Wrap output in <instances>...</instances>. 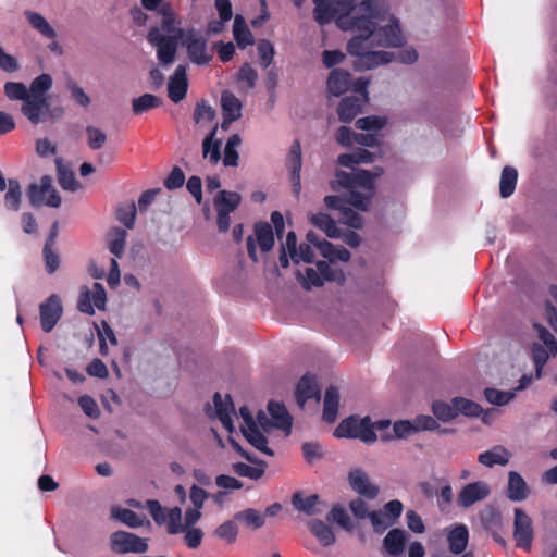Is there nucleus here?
I'll list each match as a JSON object with an SVG mask.
<instances>
[{"label": "nucleus", "instance_id": "41", "mask_svg": "<svg viewBox=\"0 0 557 557\" xmlns=\"http://www.w3.org/2000/svg\"><path fill=\"white\" fill-rule=\"evenodd\" d=\"M52 86V77L49 74H40L37 76L29 86L28 92L32 98L46 99V92Z\"/></svg>", "mask_w": 557, "mask_h": 557}, {"label": "nucleus", "instance_id": "11", "mask_svg": "<svg viewBox=\"0 0 557 557\" xmlns=\"http://www.w3.org/2000/svg\"><path fill=\"white\" fill-rule=\"evenodd\" d=\"M491 493V487L485 481H475L466 484L457 495V506L467 509L475 503L484 500Z\"/></svg>", "mask_w": 557, "mask_h": 557}, {"label": "nucleus", "instance_id": "62", "mask_svg": "<svg viewBox=\"0 0 557 557\" xmlns=\"http://www.w3.org/2000/svg\"><path fill=\"white\" fill-rule=\"evenodd\" d=\"M185 174L180 166H174L164 180V186L169 190H175L184 185Z\"/></svg>", "mask_w": 557, "mask_h": 557}, {"label": "nucleus", "instance_id": "25", "mask_svg": "<svg viewBox=\"0 0 557 557\" xmlns=\"http://www.w3.org/2000/svg\"><path fill=\"white\" fill-rule=\"evenodd\" d=\"M339 405V392L337 387L330 386L325 391L322 418L327 423H334L337 419Z\"/></svg>", "mask_w": 557, "mask_h": 557}, {"label": "nucleus", "instance_id": "47", "mask_svg": "<svg viewBox=\"0 0 557 557\" xmlns=\"http://www.w3.org/2000/svg\"><path fill=\"white\" fill-rule=\"evenodd\" d=\"M235 520L245 522L246 525L252 527L253 529H260L264 525V516L258 510L248 508L237 512L234 516Z\"/></svg>", "mask_w": 557, "mask_h": 557}, {"label": "nucleus", "instance_id": "1", "mask_svg": "<svg viewBox=\"0 0 557 557\" xmlns=\"http://www.w3.org/2000/svg\"><path fill=\"white\" fill-rule=\"evenodd\" d=\"M387 14L386 0H374V5L367 16L369 23L363 25L367 32L359 29L347 42V52L359 58L355 63L357 70H370L393 60V53L372 51L374 46L388 48L400 47L404 44L403 32L394 16L391 17L389 24L379 26V23L384 21Z\"/></svg>", "mask_w": 557, "mask_h": 557}, {"label": "nucleus", "instance_id": "48", "mask_svg": "<svg viewBox=\"0 0 557 557\" xmlns=\"http://www.w3.org/2000/svg\"><path fill=\"white\" fill-rule=\"evenodd\" d=\"M374 194L368 193V195H363L360 191L350 190L347 197H344L347 205L351 208H356L360 211H368Z\"/></svg>", "mask_w": 557, "mask_h": 557}, {"label": "nucleus", "instance_id": "15", "mask_svg": "<svg viewBox=\"0 0 557 557\" xmlns=\"http://www.w3.org/2000/svg\"><path fill=\"white\" fill-rule=\"evenodd\" d=\"M268 411L271 416V425L289 434L293 426V418L282 403L269 401Z\"/></svg>", "mask_w": 557, "mask_h": 557}, {"label": "nucleus", "instance_id": "31", "mask_svg": "<svg viewBox=\"0 0 557 557\" xmlns=\"http://www.w3.org/2000/svg\"><path fill=\"white\" fill-rule=\"evenodd\" d=\"M233 35L240 49H245L247 46L253 44L252 33L248 28L244 16L240 14H236L234 17Z\"/></svg>", "mask_w": 557, "mask_h": 557}, {"label": "nucleus", "instance_id": "7", "mask_svg": "<svg viewBox=\"0 0 557 557\" xmlns=\"http://www.w3.org/2000/svg\"><path fill=\"white\" fill-rule=\"evenodd\" d=\"M255 236L247 237L248 257L253 261H258L256 240L263 252L270 251L274 246V233L272 226L268 222H257L253 226Z\"/></svg>", "mask_w": 557, "mask_h": 557}, {"label": "nucleus", "instance_id": "12", "mask_svg": "<svg viewBox=\"0 0 557 557\" xmlns=\"http://www.w3.org/2000/svg\"><path fill=\"white\" fill-rule=\"evenodd\" d=\"M348 482L351 490L366 499H375L380 494V487L373 484L366 471L360 468L349 471Z\"/></svg>", "mask_w": 557, "mask_h": 557}, {"label": "nucleus", "instance_id": "58", "mask_svg": "<svg viewBox=\"0 0 557 557\" xmlns=\"http://www.w3.org/2000/svg\"><path fill=\"white\" fill-rule=\"evenodd\" d=\"M257 50L261 67H269L274 58V47L271 41L267 39L260 40L258 42Z\"/></svg>", "mask_w": 557, "mask_h": 557}, {"label": "nucleus", "instance_id": "4", "mask_svg": "<svg viewBox=\"0 0 557 557\" xmlns=\"http://www.w3.org/2000/svg\"><path fill=\"white\" fill-rule=\"evenodd\" d=\"M182 45L186 48L189 60L197 65H207L213 55L208 52V41L201 33L195 28L184 29Z\"/></svg>", "mask_w": 557, "mask_h": 557}, {"label": "nucleus", "instance_id": "30", "mask_svg": "<svg viewBox=\"0 0 557 557\" xmlns=\"http://www.w3.org/2000/svg\"><path fill=\"white\" fill-rule=\"evenodd\" d=\"M218 125H214L202 141L203 157H209L212 164H216L221 159V140L215 139Z\"/></svg>", "mask_w": 557, "mask_h": 557}, {"label": "nucleus", "instance_id": "46", "mask_svg": "<svg viewBox=\"0 0 557 557\" xmlns=\"http://www.w3.org/2000/svg\"><path fill=\"white\" fill-rule=\"evenodd\" d=\"M453 404L456 406V413H462L467 417H479L482 413V407L463 397H455Z\"/></svg>", "mask_w": 557, "mask_h": 557}, {"label": "nucleus", "instance_id": "64", "mask_svg": "<svg viewBox=\"0 0 557 557\" xmlns=\"http://www.w3.org/2000/svg\"><path fill=\"white\" fill-rule=\"evenodd\" d=\"M537 329L539 338L543 342L545 348H547L550 355H557V341L555 336L544 326L535 325Z\"/></svg>", "mask_w": 557, "mask_h": 557}, {"label": "nucleus", "instance_id": "59", "mask_svg": "<svg viewBox=\"0 0 557 557\" xmlns=\"http://www.w3.org/2000/svg\"><path fill=\"white\" fill-rule=\"evenodd\" d=\"M386 122L385 117L370 115L358 119L356 121V127L361 131H381L386 125Z\"/></svg>", "mask_w": 557, "mask_h": 557}, {"label": "nucleus", "instance_id": "43", "mask_svg": "<svg viewBox=\"0 0 557 557\" xmlns=\"http://www.w3.org/2000/svg\"><path fill=\"white\" fill-rule=\"evenodd\" d=\"M480 519L483 528L487 532L502 530V515L493 507L485 508L480 513Z\"/></svg>", "mask_w": 557, "mask_h": 557}, {"label": "nucleus", "instance_id": "5", "mask_svg": "<svg viewBox=\"0 0 557 557\" xmlns=\"http://www.w3.org/2000/svg\"><path fill=\"white\" fill-rule=\"evenodd\" d=\"M27 197L33 207H40L46 205L52 208H59L62 203L61 196L52 186V178L49 175H44L40 178V184H29L27 187Z\"/></svg>", "mask_w": 557, "mask_h": 557}, {"label": "nucleus", "instance_id": "33", "mask_svg": "<svg viewBox=\"0 0 557 557\" xmlns=\"http://www.w3.org/2000/svg\"><path fill=\"white\" fill-rule=\"evenodd\" d=\"M518 181V171L510 165H506L500 174L499 194L503 198L510 197L516 189Z\"/></svg>", "mask_w": 557, "mask_h": 557}, {"label": "nucleus", "instance_id": "27", "mask_svg": "<svg viewBox=\"0 0 557 557\" xmlns=\"http://www.w3.org/2000/svg\"><path fill=\"white\" fill-rule=\"evenodd\" d=\"M310 533L317 537L319 543L324 546H331L335 543L336 537L331 529L324 521L320 519L311 520L307 523Z\"/></svg>", "mask_w": 557, "mask_h": 557}, {"label": "nucleus", "instance_id": "53", "mask_svg": "<svg viewBox=\"0 0 557 557\" xmlns=\"http://www.w3.org/2000/svg\"><path fill=\"white\" fill-rule=\"evenodd\" d=\"M327 520L338 523L343 529L350 531L352 529V524L350 522V518L346 512L345 508L341 505H334L327 515Z\"/></svg>", "mask_w": 557, "mask_h": 557}, {"label": "nucleus", "instance_id": "19", "mask_svg": "<svg viewBox=\"0 0 557 557\" xmlns=\"http://www.w3.org/2000/svg\"><path fill=\"white\" fill-rule=\"evenodd\" d=\"M47 108V99H35L29 96L23 101L21 111L32 124L37 125L44 121Z\"/></svg>", "mask_w": 557, "mask_h": 557}, {"label": "nucleus", "instance_id": "29", "mask_svg": "<svg viewBox=\"0 0 557 557\" xmlns=\"http://www.w3.org/2000/svg\"><path fill=\"white\" fill-rule=\"evenodd\" d=\"M223 117L225 122H234L240 117L242 103L231 91H223L221 96Z\"/></svg>", "mask_w": 557, "mask_h": 557}, {"label": "nucleus", "instance_id": "45", "mask_svg": "<svg viewBox=\"0 0 557 557\" xmlns=\"http://www.w3.org/2000/svg\"><path fill=\"white\" fill-rule=\"evenodd\" d=\"M549 350L542 344L534 343L531 347V355L535 366V376L540 379L542 376L543 368L549 358Z\"/></svg>", "mask_w": 557, "mask_h": 557}, {"label": "nucleus", "instance_id": "40", "mask_svg": "<svg viewBox=\"0 0 557 557\" xmlns=\"http://www.w3.org/2000/svg\"><path fill=\"white\" fill-rule=\"evenodd\" d=\"M9 189L4 195L5 207L13 211H18L22 200V189L20 182L15 178H10L8 182Z\"/></svg>", "mask_w": 557, "mask_h": 557}, {"label": "nucleus", "instance_id": "60", "mask_svg": "<svg viewBox=\"0 0 557 557\" xmlns=\"http://www.w3.org/2000/svg\"><path fill=\"white\" fill-rule=\"evenodd\" d=\"M86 134L88 138V146L91 150H99L104 146L107 141V135L100 128L95 126H87Z\"/></svg>", "mask_w": 557, "mask_h": 557}, {"label": "nucleus", "instance_id": "21", "mask_svg": "<svg viewBox=\"0 0 557 557\" xmlns=\"http://www.w3.org/2000/svg\"><path fill=\"white\" fill-rule=\"evenodd\" d=\"M449 550L455 555L465 553L469 542V530L465 524H457L447 534Z\"/></svg>", "mask_w": 557, "mask_h": 557}, {"label": "nucleus", "instance_id": "26", "mask_svg": "<svg viewBox=\"0 0 557 557\" xmlns=\"http://www.w3.org/2000/svg\"><path fill=\"white\" fill-rule=\"evenodd\" d=\"M321 503L318 494L304 497L301 492H296L292 496L293 507L307 516H313L320 513L321 510L317 509V506Z\"/></svg>", "mask_w": 557, "mask_h": 557}, {"label": "nucleus", "instance_id": "39", "mask_svg": "<svg viewBox=\"0 0 557 557\" xmlns=\"http://www.w3.org/2000/svg\"><path fill=\"white\" fill-rule=\"evenodd\" d=\"M242 144V138L238 134H233L228 137L223 157L224 166H237L238 165V152L237 147Z\"/></svg>", "mask_w": 557, "mask_h": 557}, {"label": "nucleus", "instance_id": "10", "mask_svg": "<svg viewBox=\"0 0 557 557\" xmlns=\"http://www.w3.org/2000/svg\"><path fill=\"white\" fill-rule=\"evenodd\" d=\"M62 313L63 308L60 297L55 294L50 295L46 301L39 306L40 324L42 331L50 333L57 325L58 321L61 319Z\"/></svg>", "mask_w": 557, "mask_h": 557}, {"label": "nucleus", "instance_id": "16", "mask_svg": "<svg viewBox=\"0 0 557 557\" xmlns=\"http://www.w3.org/2000/svg\"><path fill=\"white\" fill-rule=\"evenodd\" d=\"M287 168L290 171V181L296 193L300 190V171L302 168L301 146L298 139L294 140L287 157Z\"/></svg>", "mask_w": 557, "mask_h": 557}, {"label": "nucleus", "instance_id": "13", "mask_svg": "<svg viewBox=\"0 0 557 557\" xmlns=\"http://www.w3.org/2000/svg\"><path fill=\"white\" fill-rule=\"evenodd\" d=\"M188 90L187 70L185 65H177L174 73L169 77L168 97L174 103L182 101Z\"/></svg>", "mask_w": 557, "mask_h": 557}, {"label": "nucleus", "instance_id": "42", "mask_svg": "<svg viewBox=\"0 0 557 557\" xmlns=\"http://www.w3.org/2000/svg\"><path fill=\"white\" fill-rule=\"evenodd\" d=\"M332 1L333 0H313L315 4L314 20L318 24L325 25L335 20Z\"/></svg>", "mask_w": 557, "mask_h": 557}, {"label": "nucleus", "instance_id": "3", "mask_svg": "<svg viewBox=\"0 0 557 557\" xmlns=\"http://www.w3.org/2000/svg\"><path fill=\"white\" fill-rule=\"evenodd\" d=\"M184 29H178L177 34L164 35L161 33L159 26H151L147 34L148 42L156 47L157 58L159 62L168 66L175 61L178 41H182Z\"/></svg>", "mask_w": 557, "mask_h": 557}, {"label": "nucleus", "instance_id": "57", "mask_svg": "<svg viewBox=\"0 0 557 557\" xmlns=\"http://www.w3.org/2000/svg\"><path fill=\"white\" fill-rule=\"evenodd\" d=\"M165 521H168V532L170 534H177L185 530L184 524H182V510L178 507L168 510Z\"/></svg>", "mask_w": 557, "mask_h": 557}, {"label": "nucleus", "instance_id": "35", "mask_svg": "<svg viewBox=\"0 0 557 557\" xmlns=\"http://www.w3.org/2000/svg\"><path fill=\"white\" fill-rule=\"evenodd\" d=\"M253 463L257 466L252 467L244 462H235L232 469L239 476L259 480L264 474L267 462L257 459V462Z\"/></svg>", "mask_w": 557, "mask_h": 557}, {"label": "nucleus", "instance_id": "55", "mask_svg": "<svg viewBox=\"0 0 557 557\" xmlns=\"http://www.w3.org/2000/svg\"><path fill=\"white\" fill-rule=\"evenodd\" d=\"M215 117V110L207 103V101L201 100L196 104L194 111V121L196 124H200L203 122H212Z\"/></svg>", "mask_w": 557, "mask_h": 557}, {"label": "nucleus", "instance_id": "28", "mask_svg": "<svg viewBox=\"0 0 557 557\" xmlns=\"http://www.w3.org/2000/svg\"><path fill=\"white\" fill-rule=\"evenodd\" d=\"M55 165L58 182L62 189L72 193L82 189L81 183L76 180L75 173L70 169V166L64 165L60 159L55 161Z\"/></svg>", "mask_w": 557, "mask_h": 557}, {"label": "nucleus", "instance_id": "61", "mask_svg": "<svg viewBox=\"0 0 557 557\" xmlns=\"http://www.w3.org/2000/svg\"><path fill=\"white\" fill-rule=\"evenodd\" d=\"M214 533L219 539L225 540L228 543H233L237 537L238 528L234 521L227 520L220 524L215 529Z\"/></svg>", "mask_w": 557, "mask_h": 557}, {"label": "nucleus", "instance_id": "36", "mask_svg": "<svg viewBox=\"0 0 557 557\" xmlns=\"http://www.w3.org/2000/svg\"><path fill=\"white\" fill-rule=\"evenodd\" d=\"M25 15L30 26L38 30L42 36L49 39H54L57 37L54 28L40 13L26 11Z\"/></svg>", "mask_w": 557, "mask_h": 557}, {"label": "nucleus", "instance_id": "51", "mask_svg": "<svg viewBox=\"0 0 557 557\" xmlns=\"http://www.w3.org/2000/svg\"><path fill=\"white\" fill-rule=\"evenodd\" d=\"M4 94L10 100L25 101L29 97L27 87L23 83L17 82L5 83Z\"/></svg>", "mask_w": 557, "mask_h": 557}, {"label": "nucleus", "instance_id": "49", "mask_svg": "<svg viewBox=\"0 0 557 557\" xmlns=\"http://www.w3.org/2000/svg\"><path fill=\"white\" fill-rule=\"evenodd\" d=\"M432 411L443 422H448L457 417L456 406L453 403L449 405L445 401L436 400L432 405Z\"/></svg>", "mask_w": 557, "mask_h": 557}, {"label": "nucleus", "instance_id": "6", "mask_svg": "<svg viewBox=\"0 0 557 557\" xmlns=\"http://www.w3.org/2000/svg\"><path fill=\"white\" fill-rule=\"evenodd\" d=\"M324 205L327 209L337 211L338 222L360 230L363 225V219L354 209L347 205L344 197L337 195H329L324 197Z\"/></svg>", "mask_w": 557, "mask_h": 557}, {"label": "nucleus", "instance_id": "18", "mask_svg": "<svg viewBox=\"0 0 557 557\" xmlns=\"http://www.w3.org/2000/svg\"><path fill=\"white\" fill-rule=\"evenodd\" d=\"M351 85V74L348 71L334 69L327 78V90L333 96L339 97L345 94Z\"/></svg>", "mask_w": 557, "mask_h": 557}, {"label": "nucleus", "instance_id": "63", "mask_svg": "<svg viewBox=\"0 0 557 557\" xmlns=\"http://www.w3.org/2000/svg\"><path fill=\"white\" fill-rule=\"evenodd\" d=\"M125 243L126 232L124 230H119L109 243L110 252L114 255L116 258H121L124 252Z\"/></svg>", "mask_w": 557, "mask_h": 557}, {"label": "nucleus", "instance_id": "23", "mask_svg": "<svg viewBox=\"0 0 557 557\" xmlns=\"http://www.w3.org/2000/svg\"><path fill=\"white\" fill-rule=\"evenodd\" d=\"M407 543V533L403 529H392L383 540L384 549L391 556L403 554Z\"/></svg>", "mask_w": 557, "mask_h": 557}, {"label": "nucleus", "instance_id": "2", "mask_svg": "<svg viewBox=\"0 0 557 557\" xmlns=\"http://www.w3.org/2000/svg\"><path fill=\"white\" fill-rule=\"evenodd\" d=\"M333 11L336 25L343 30L358 33L359 29L367 32L363 25L368 14L371 12L374 0H333Z\"/></svg>", "mask_w": 557, "mask_h": 557}, {"label": "nucleus", "instance_id": "24", "mask_svg": "<svg viewBox=\"0 0 557 557\" xmlns=\"http://www.w3.org/2000/svg\"><path fill=\"white\" fill-rule=\"evenodd\" d=\"M507 496L512 502H522L529 496L524 479L516 471L508 473Z\"/></svg>", "mask_w": 557, "mask_h": 557}, {"label": "nucleus", "instance_id": "37", "mask_svg": "<svg viewBox=\"0 0 557 557\" xmlns=\"http://www.w3.org/2000/svg\"><path fill=\"white\" fill-rule=\"evenodd\" d=\"M242 197L235 191L221 190L214 198V207L216 210L223 209L233 212L240 205Z\"/></svg>", "mask_w": 557, "mask_h": 557}, {"label": "nucleus", "instance_id": "52", "mask_svg": "<svg viewBox=\"0 0 557 557\" xmlns=\"http://www.w3.org/2000/svg\"><path fill=\"white\" fill-rule=\"evenodd\" d=\"M359 430L357 432V435L355 438H359L364 443L371 444L374 443L377 438L374 425L371 423V420L369 417H364L360 419Z\"/></svg>", "mask_w": 557, "mask_h": 557}, {"label": "nucleus", "instance_id": "14", "mask_svg": "<svg viewBox=\"0 0 557 557\" xmlns=\"http://www.w3.org/2000/svg\"><path fill=\"white\" fill-rule=\"evenodd\" d=\"M321 398L320 388L314 375L305 374L298 382L296 388V400L299 407H304L307 400Z\"/></svg>", "mask_w": 557, "mask_h": 557}, {"label": "nucleus", "instance_id": "54", "mask_svg": "<svg viewBox=\"0 0 557 557\" xmlns=\"http://www.w3.org/2000/svg\"><path fill=\"white\" fill-rule=\"evenodd\" d=\"M484 396L490 404L503 406L508 404L515 397V393L503 392L496 388L487 387L484 391Z\"/></svg>", "mask_w": 557, "mask_h": 557}, {"label": "nucleus", "instance_id": "38", "mask_svg": "<svg viewBox=\"0 0 557 557\" xmlns=\"http://www.w3.org/2000/svg\"><path fill=\"white\" fill-rule=\"evenodd\" d=\"M162 104V99L152 94H144L138 98L132 100V110L135 114H143L151 109L159 108Z\"/></svg>", "mask_w": 557, "mask_h": 557}, {"label": "nucleus", "instance_id": "20", "mask_svg": "<svg viewBox=\"0 0 557 557\" xmlns=\"http://www.w3.org/2000/svg\"><path fill=\"white\" fill-rule=\"evenodd\" d=\"M363 102L358 96L343 98L337 108L339 121L343 123L351 122L361 112Z\"/></svg>", "mask_w": 557, "mask_h": 557}, {"label": "nucleus", "instance_id": "17", "mask_svg": "<svg viewBox=\"0 0 557 557\" xmlns=\"http://www.w3.org/2000/svg\"><path fill=\"white\" fill-rule=\"evenodd\" d=\"M213 401L218 419L221 421L223 428L232 433L234 431L232 413H234L235 408L231 396L226 395L225 400H223L220 393H215Z\"/></svg>", "mask_w": 557, "mask_h": 557}, {"label": "nucleus", "instance_id": "8", "mask_svg": "<svg viewBox=\"0 0 557 557\" xmlns=\"http://www.w3.org/2000/svg\"><path fill=\"white\" fill-rule=\"evenodd\" d=\"M111 549L119 554L145 553L148 550L146 539L125 531L113 532L110 536Z\"/></svg>", "mask_w": 557, "mask_h": 557}, {"label": "nucleus", "instance_id": "32", "mask_svg": "<svg viewBox=\"0 0 557 557\" xmlns=\"http://www.w3.org/2000/svg\"><path fill=\"white\" fill-rule=\"evenodd\" d=\"M310 221L330 238H339L342 236V232L337 227L335 220L326 213L319 212L312 214Z\"/></svg>", "mask_w": 557, "mask_h": 557}, {"label": "nucleus", "instance_id": "9", "mask_svg": "<svg viewBox=\"0 0 557 557\" xmlns=\"http://www.w3.org/2000/svg\"><path fill=\"white\" fill-rule=\"evenodd\" d=\"M513 539L516 545L527 552L531 550L533 525L531 518L520 508L515 509Z\"/></svg>", "mask_w": 557, "mask_h": 557}, {"label": "nucleus", "instance_id": "56", "mask_svg": "<svg viewBox=\"0 0 557 557\" xmlns=\"http://www.w3.org/2000/svg\"><path fill=\"white\" fill-rule=\"evenodd\" d=\"M113 516L129 528L141 527L144 520L135 511L131 509H114Z\"/></svg>", "mask_w": 557, "mask_h": 557}, {"label": "nucleus", "instance_id": "22", "mask_svg": "<svg viewBox=\"0 0 557 557\" xmlns=\"http://www.w3.org/2000/svg\"><path fill=\"white\" fill-rule=\"evenodd\" d=\"M510 453L502 445H496L492 449L481 453L478 456V461L488 468L496 465L505 466L509 462Z\"/></svg>", "mask_w": 557, "mask_h": 557}, {"label": "nucleus", "instance_id": "34", "mask_svg": "<svg viewBox=\"0 0 557 557\" xmlns=\"http://www.w3.org/2000/svg\"><path fill=\"white\" fill-rule=\"evenodd\" d=\"M245 438L259 451L274 456V451L268 446V438L260 432L258 426L251 429H242Z\"/></svg>", "mask_w": 557, "mask_h": 557}, {"label": "nucleus", "instance_id": "50", "mask_svg": "<svg viewBox=\"0 0 557 557\" xmlns=\"http://www.w3.org/2000/svg\"><path fill=\"white\" fill-rule=\"evenodd\" d=\"M362 187L368 193L375 194L373 174L369 170H357L354 174V188Z\"/></svg>", "mask_w": 557, "mask_h": 557}, {"label": "nucleus", "instance_id": "44", "mask_svg": "<svg viewBox=\"0 0 557 557\" xmlns=\"http://www.w3.org/2000/svg\"><path fill=\"white\" fill-rule=\"evenodd\" d=\"M360 419L351 416L349 418L344 419L335 429L334 436L342 438V437H349L355 438L357 435V432L359 430V423Z\"/></svg>", "mask_w": 557, "mask_h": 557}]
</instances>
